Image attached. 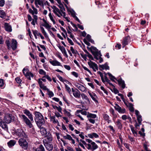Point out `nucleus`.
Returning a JSON list of instances; mask_svg holds the SVG:
<instances>
[{"instance_id": "nucleus-1", "label": "nucleus", "mask_w": 151, "mask_h": 151, "mask_svg": "<svg viewBox=\"0 0 151 151\" xmlns=\"http://www.w3.org/2000/svg\"><path fill=\"white\" fill-rule=\"evenodd\" d=\"M23 113L27 116L29 119L24 114L19 115L20 117L25 124L30 128L33 127V125L31 121H33V118L32 114L27 109L23 110Z\"/></svg>"}, {"instance_id": "nucleus-2", "label": "nucleus", "mask_w": 151, "mask_h": 151, "mask_svg": "<svg viewBox=\"0 0 151 151\" xmlns=\"http://www.w3.org/2000/svg\"><path fill=\"white\" fill-rule=\"evenodd\" d=\"M34 114L35 123L38 127L41 128L42 126L45 123L44 116L41 113L36 111H34Z\"/></svg>"}, {"instance_id": "nucleus-3", "label": "nucleus", "mask_w": 151, "mask_h": 151, "mask_svg": "<svg viewBox=\"0 0 151 151\" xmlns=\"http://www.w3.org/2000/svg\"><path fill=\"white\" fill-rule=\"evenodd\" d=\"M18 143L19 145L22 148L25 150L27 148L28 143L25 139L23 138H21L19 139Z\"/></svg>"}, {"instance_id": "nucleus-4", "label": "nucleus", "mask_w": 151, "mask_h": 151, "mask_svg": "<svg viewBox=\"0 0 151 151\" xmlns=\"http://www.w3.org/2000/svg\"><path fill=\"white\" fill-rule=\"evenodd\" d=\"M43 144L47 150L49 151H52L53 149V147L52 144L49 143L48 141L46 139H44L43 140Z\"/></svg>"}, {"instance_id": "nucleus-5", "label": "nucleus", "mask_w": 151, "mask_h": 151, "mask_svg": "<svg viewBox=\"0 0 151 151\" xmlns=\"http://www.w3.org/2000/svg\"><path fill=\"white\" fill-rule=\"evenodd\" d=\"M91 52L94 55V58L96 59H98L97 57V55H101L100 51H99L96 47L93 46L91 47Z\"/></svg>"}, {"instance_id": "nucleus-6", "label": "nucleus", "mask_w": 151, "mask_h": 151, "mask_svg": "<svg viewBox=\"0 0 151 151\" xmlns=\"http://www.w3.org/2000/svg\"><path fill=\"white\" fill-rule=\"evenodd\" d=\"M23 73L25 76L29 80H31L30 77H33L34 75L31 72H28V70L27 68H24L23 70Z\"/></svg>"}, {"instance_id": "nucleus-7", "label": "nucleus", "mask_w": 151, "mask_h": 151, "mask_svg": "<svg viewBox=\"0 0 151 151\" xmlns=\"http://www.w3.org/2000/svg\"><path fill=\"white\" fill-rule=\"evenodd\" d=\"M53 9V12L58 17H60L61 16H63L62 12L55 6H53L52 7Z\"/></svg>"}, {"instance_id": "nucleus-8", "label": "nucleus", "mask_w": 151, "mask_h": 151, "mask_svg": "<svg viewBox=\"0 0 151 151\" xmlns=\"http://www.w3.org/2000/svg\"><path fill=\"white\" fill-rule=\"evenodd\" d=\"M16 134L19 137H23L25 138H26L27 137V136L26 134L21 129H17L16 132Z\"/></svg>"}, {"instance_id": "nucleus-9", "label": "nucleus", "mask_w": 151, "mask_h": 151, "mask_svg": "<svg viewBox=\"0 0 151 151\" xmlns=\"http://www.w3.org/2000/svg\"><path fill=\"white\" fill-rule=\"evenodd\" d=\"M130 39V37L129 36H126L123 39L122 42L123 48H124L126 45L128 44Z\"/></svg>"}, {"instance_id": "nucleus-10", "label": "nucleus", "mask_w": 151, "mask_h": 151, "mask_svg": "<svg viewBox=\"0 0 151 151\" xmlns=\"http://www.w3.org/2000/svg\"><path fill=\"white\" fill-rule=\"evenodd\" d=\"M88 64L90 67L93 69L94 71L96 72V70H98V65L96 63L91 61H90V62H88Z\"/></svg>"}, {"instance_id": "nucleus-11", "label": "nucleus", "mask_w": 151, "mask_h": 151, "mask_svg": "<svg viewBox=\"0 0 151 151\" xmlns=\"http://www.w3.org/2000/svg\"><path fill=\"white\" fill-rule=\"evenodd\" d=\"M87 145L88 146L87 147V149L88 150H91L92 151L98 148L97 145L94 142H92L91 144H88Z\"/></svg>"}, {"instance_id": "nucleus-12", "label": "nucleus", "mask_w": 151, "mask_h": 151, "mask_svg": "<svg viewBox=\"0 0 151 151\" xmlns=\"http://www.w3.org/2000/svg\"><path fill=\"white\" fill-rule=\"evenodd\" d=\"M114 108L119 113L124 114L126 112V110L125 109H122L117 104H115Z\"/></svg>"}, {"instance_id": "nucleus-13", "label": "nucleus", "mask_w": 151, "mask_h": 151, "mask_svg": "<svg viewBox=\"0 0 151 151\" xmlns=\"http://www.w3.org/2000/svg\"><path fill=\"white\" fill-rule=\"evenodd\" d=\"M75 86L81 91L83 92H86V88L83 85L78 83H76L75 84Z\"/></svg>"}, {"instance_id": "nucleus-14", "label": "nucleus", "mask_w": 151, "mask_h": 151, "mask_svg": "<svg viewBox=\"0 0 151 151\" xmlns=\"http://www.w3.org/2000/svg\"><path fill=\"white\" fill-rule=\"evenodd\" d=\"M13 120L12 115L6 114L4 117V121L6 123H10Z\"/></svg>"}, {"instance_id": "nucleus-15", "label": "nucleus", "mask_w": 151, "mask_h": 151, "mask_svg": "<svg viewBox=\"0 0 151 151\" xmlns=\"http://www.w3.org/2000/svg\"><path fill=\"white\" fill-rule=\"evenodd\" d=\"M44 0H35V4L37 8H39V6L38 5H39L41 6H44Z\"/></svg>"}, {"instance_id": "nucleus-16", "label": "nucleus", "mask_w": 151, "mask_h": 151, "mask_svg": "<svg viewBox=\"0 0 151 151\" xmlns=\"http://www.w3.org/2000/svg\"><path fill=\"white\" fill-rule=\"evenodd\" d=\"M11 46L12 50H14L16 49L17 48V42L16 40L14 39H13L11 41Z\"/></svg>"}, {"instance_id": "nucleus-17", "label": "nucleus", "mask_w": 151, "mask_h": 151, "mask_svg": "<svg viewBox=\"0 0 151 151\" xmlns=\"http://www.w3.org/2000/svg\"><path fill=\"white\" fill-rule=\"evenodd\" d=\"M88 93L93 100L95 102H98L96 99V98H97V96L93 92L91 93L89 91H88Z\"/></svg>"}, {"instance_id": "nucleus-18", "label": "nucleus", "mask_w": 151, "mask_h": 151, "mask_svg": "<svg viewBox=\"0 0 151 151\" xmlns=\"http://www.w3.org/2000/svg\"><path fill=\"white\" fill-rule=\"evenodd\" d=\"M57 46L60 50L62 53L65 56L67 57L68 55L65 47L63 46H61L59 44H58Z\"/></svg>"}, {"instance_id": "nucleus-19", "label": "nucleus", "mask_w": 151, "mask_h": 151, "mask_svg": "<svg viewBox=\"0 0 151 151\" xmlns=\"http://www.w3.org/2000/svg\"><path fill=\"white\" fill-rule=\"evenodd\" d=\"M50 119L51 122L54 124H57L58 125L59 123L58 120L56 119V117L55 116H50Z\"/></svg>"}, {"instance_id": "nucleus-20", "label": "nucleus", "mask_w": 151, "mask_h": 151, "mask_svg": "<svg viewBox=\"0 0 151 151\" xmlns=\"http://www.w3.org/2000/svg\"><path fill=\"white\" fill-rule=\"evenodd\" d=\"M49 62L53 66H62V65H61L60 63L56 60L50 61Z\"/></svg>"}, {"instance_id": "nucleus-21", "label": "nucleus", "mask_w": 151, "mask_h": 151, "mask_svg": "<svg viewBox=\"0 0 151 151\" xmlns=\"http://www.w3.org/2000/svg\"><path fill=\"white\" fill-rule=\"evenodd\" d=\"M5 28L6 30L8 32H11L12 31V27L11 25L8 23H5L4 24Z\"/></svg>"}, {"instance_id": "nucleus-22", "label": "nucleus", "mask_w": 151, "mask_h": 151, "mask_svg": "<svg viewBox=\"0 0 151 151\" xmlns=\"http://www.w3.org/2000/svg\"><path fill=\"white\" fill-rule=\"evenodd\" d=\"M45 137L47 139L48 142L50 143L52 140V137L51 134L50 132H47L45 135Z\"/></svg>"}, {"instance_id": "nucleus-23", "label": "nucleus", "mask_w": 151, "mask_h": 151, "mask_svg": "<svg viewBox=\"0 0 151 151\" xmlns=\"http://www.w3.org/2000/svg\"><path fill=\"white\" fill-rule=\"evenodd\" d=\"M119 85L122 87V88H125V85L124 81L122 80L121 78H120L117 80Z\"/></svg>"}, {"instance_id": "nucleus-24", "label": "nucleus", "mask_w": 151, "mask_h": 151, "mask_svg": "<svg viewBox=\"0 0 151 151\" xmlns=\"http://www.w3.org/2000/svg\"><path fill=\"white\" fill-rule=\"evenodd\" d=\"M16 142L14 140H11L7 142V145L10 148L12 147L16 144Z\"/></svg>"}, {"instance_id": "nucleus-25", "label": "nucleus", "mask_w": 151, "mask_h": 151, "mask_svg": "<svg viewBox=\"0 0 151 151\" xmlns=\"http://www.w3.org/2000/svg\"><path fill=\"white\" fill-rule=\"evenodd\" d=\"M100 67V70H103L104 69L106 70H108L109 69V67L108 66L107 64L106 63H105L104 65H99Z\"/></svg>"}, {"instance_id": "nucleus-26", "label": "nucleus", "mask_w": 151, "mask_h": 151, "mask_svg": "<svg viewBox=\"0 0 151 151\" xmlns=\"http://www.w3.org/2000/svg\"><path fill=\"white\" fill-rule=\"evenodd\" d=\"M74 96L76 98H80L81 96V93L80 91L77 89V91L73 93Z\"/></svg>"}, {"instance_id": "nucleus-27", "label": "nucleus", "mask_w": 151, "mask_h": 151, "mask_svg": "<svg viewBox=\"0 0 151 151\" xmlns=\"http://www.w3.org/2000/svg\"><path fill=\"white\" fill-rule=\"evenodd\" d=\"M116 124L118 129H121L122 128V125L121 123V121L120 120H118L116 122Z\"/></svg>"}, {"instance_id": "nucleus-28", "label": "nucleus", "mask_w": 151, "mask_h": 151, "mask_svg": "<svg viewBox=\"0 0 151 151\" xmlns=\"http://www.w3.org/2000/svg\"><path fill=\"white\" fill-rule=\"evenodd\" d=\"M88 136L89 137L91 138H93V137L97 138L99 137V136L98 134L94 132L88 134Z\"/></svg>"}, {"instance_id": "nucleus-29", "label": "nucleus", "mask_w": 151, "mask_h": 151, "mask_svg": "<svg viewBox=\"0 0 151 151\" xmlns=\"http://www.w3.org/2000/svg\"><path fill=\"white\" fill-rule=\"evenodd\" d=\"M40 29L42 33L43 34V35H44L45 37L46 38H48V36L47 34V33L45 31L44 28L42 27H40Z\"/></svg>"}, {"instance_id": "nucleus-30", "label": "nucleus", "mask_w": 151, "mask_h": 151, "mask_svg": "<svg viewBox=\"0 0 151 151\" xmlns=\"http://www.w3.org/2000/svg\"><path fill=\"white\" fill-rule=\"evenodd\" d=\"M35 151H45V149L42 145H40L36 149Z\"/></svg>"}, {"instance_id": "nucleus-31", "label": "nucleus", "mask_w": 151, "mask_h": 151, "mask_svg": "<svg viewBox=\"0 0 151 151\" xmlns=\"http://www.w3.org/2000/svg\"><path fill=\"white\" fill-rule=\"evenodd\" d=\"M82 98L83 99H85L89 103H90V101L87 96L84 93H82L81 94Z\"/></svg>"}, {"instance_id": "nucleus-32", "label": "nucleus", "mask_w": 151, "mask_h": 151, "mask_svg": "<svg viewBox=\"0 0 151 151\" xmlns=\"http://www.w3.org/2000/svg\"><path fill=\"white\" fill-rule=\"evenodd\" d=\"M131 130L133 134H134V136H136L137 134V132L134 130V127L132 125L130 126Z\"/></svg>"}, {"instance_id": "nucleus-33", "label": "nucleus", "mask_w": 151, "mask_h": 151, "mask_svg": "<svg viewBox=\"0 0 151 151\" xmlns=\"http://www.w3.org/2000/svg\"><path fill=\"white\" fill-rule=\"evenodd\" d=\"M43 21L45 23L43 25V26L47 29H50L51 27V25H50L44 19H43Z\"/></svg>"}, {"instance_id": "nucleus-34", "label": "nucleus", "mask_w": 151, "mask_h": 151, "mask_svg": "<svg viewBox=\"0 0 151 151\" xmlns=\"http://www.w3.org/2000/svg\"><path fill=\"white\" fill-rule=\"evenodd\" d=\"M70 12L71 13L72 16L75 18L76 20L78 19V18L76 15V12L73 10H70Z\"/></svg>"}, {"instance_id": "nucleus-35", "label": "nucleus", "mask_w": 151, "mask_h": 151, "mask_svg": "<svg viewBox=\"0 0 151 151\" xmlns=\"http://www.w3.org/2000/svg\"><path fill=\"white\" fill-rule=\"evenodd\" d=\"M110 78V79L113 81H114V79H115L117 81V79L116 78L113 76L111 73H107Z\"/></svg>"}, {"instance_id": "nucleus-36", "label": "nucleus", "mask_w": 151, "mask_h": 151, "mask_svg": "<svg viewBox=\"0 0 151 151\" xmlns=\"http://www.w3.org/2000/svg\"><path fill=\"white\" fill-rule=\"evenodd\" d=\"M87 117L88 118H92L93 119H94L96 117V115L95 114L89 113L88 114Z\"/></svg>"}, {"instance_id": "nucleus-37", "label": "nucleus", "mask_w": 151, "mask_h": 151, "mask_svg": "<svg viewBox=\"0 0 151 151\" xmlns=\"http://www.w3.org/2000/svg\"><path fill=\"white\" fill-rule=\"evenodd\" d=\"M128 104L129 107V110L132 112L133 111H134L133 105L132 104L130 103H129Z\"/></svg>"}, {"instance_id": "nucleus-38", "label": "nucleus", "mask_w": 151, "mask_h": 151, "mask_svg": "<svg viewBox=\"0 0 151 151\" xmlns=\"http://www.w3.org/2000/svg\"><path fill=\"white\" fill-rule=\"evenodd\" d=\"M5 17V14L4 11L0 9V17L2 18H4Z\"/></svg>"}, {"instance_id": "nucleus-39", "label": "nucleus", "mask_w": 151, "mask_h": 151, "mask_svg": "<svg viewBox=\"0 0 151 151\" xmlns=\"http://www.w3.org/2000/svg\"><path fill=\"white\" fill-rule=\"evenodd\" d=\"M63 112L65 115L68 116L69 117H70L71 116L70 113L67 111L66 109H64L63 110Z\"/></svg>"}, {"instance_id": "nucleus-40", "label": "nucleus", "mask_w": 151, "mask_h": 151, "mask_svg": "<svg viewBox=\"0 0 151 151\" xmlns=\"http://www.w3.org/2000/svg\"><path fill=\"white\" fill-rule=\"evenodd\" d=\"M63 138L64 139H68L69 140H72V138L70 136V135L67 134L65 136H63Z\"/></svg>"}, {"instance_id": "nucleus-41", "label": "nucleus", "mask_w": 151, "mask_h": 151, "mask_svg": "<svg viewBox=\"0 0 151 151\" xmlns=\"http://www.w3.org/2000/svg\"><path fill=\"white\" fill-rule=\"evenodd\" d=\"M70 50L72 52V53L75 55H77L78 53V51L75 50L73 47H70Z\"/></svg>"}, {"instance_id": "nucleus-42", "label": "nucleus", "mask_w": 151, "mask_h": 151, "mask_svg": "<svg viewBox=\"0 0 151 151\" xmlns=\"http://www.w3.org/2000/svg\"><path fill=\"white\" fill-rule=\"evenodd\" d=\"M49 16L50 18V19L51 20V21L53 22L54 24H55V21L54 19H53V17L51 13L50 12L49 14Z\"/></svg>"}, {"instance_id": "nucleus-43", "label": "nucleus", "mask_w": 151, "mask_h": 151, "mask_svg": "<svg viewBox=\"0 0 151 151\" xmlns=\"http://www.w3.org/2000/svg\"><path fill=\"white\" fill-rule=\"evenodd\" d=\"M48 94L50 97L51 98L53 97L54 95V93L52 91H50L49 89H47Z\"/></svg>"}, {"instance_id": "nucleus-44", "label": "nucleus", "mask_w": 151, "mask_h": 151, "mask_svg": "<svg viewBox=\"0 0 151 151\" xmlns=\"http://www.w3.org/2000/svg\"><path fill=\"white\" fill-rule=\"evenodd\" d=\"M42 128V130L41 131V134L42 135H45L47 133V131L46 129L45 128H43L42 127L41 128Z\"/></svg>"}, {"instance_id": "nucleus-45", "label": "nucleus", "mask_w": 151, "mask_h": 151, "mask_svg": "<svg viewBox=\"0 0 151 151\" xmlns=\"http://www.w3.org/2000/svg\"><path fill=\"white\" fill-rule=\"evenodd\" d=\"M137 119L138 120V122L139 124H141V122L142 121V116L140 115L139 116H137Z\"/></svg>"}, {"instance_id": "nucleus-46", "label": "nucleus", "mask_w": 151, "mask_h": 151, "mask_svg": "<svg viewBox=\"0 0 151 151\" xmlns=\"http://www.w3.org/2000/svg\"><path fill=\"white\" fill-rule=\"evenodd\" d=\"M65 87L66 91L69 93H70L71 92V89L66 84H65Z\"/></svg>"}, {"instance_id": "nucleus-47", "label": "nucleus", "mask_w": 151, "mask_h": 151, "mask_svg": "<svg viewBox=\"0 0 151 151\" xmlns=\"http://www.w3.org/2000/svg\"><path fill=\"white\" fill-rule=\"evenodd\" d=\"M77 111L78 113H81L83 115H87V112L85 111H83L81 110H77Z\"/></svg>"}, {"instance_id": "nucleus-48", "label": "nucleus", "mask_w": 151, "mask_h": 151, "mask_svg": "<svg viewBox=\"0 0 151 151\" xmlns=\"http://www.w3.org/2000/svg\"><path fill=\"white\" fill-rule=\"evenodd\" d=\"M39 73L41 75H46V73L43 70L40 69L39 71Z\"/></svg>"}, {"instance_id": "nucleus-49", "label": "nucleus", "mask_w": 151, "mask_h": 151, "mask_svg": "<svg viewBox=\"0 0 151 151\" xmlns=\"http://www.w3.org/2000/svg\"><path fill=\"white\" fill-rule=\"evenodd\" d=\"M99 73V74L100 75V76L101 77V80L102 81V82L103 83H104L105 82V80L104 79V77H103V74L100 72H98Z\"/></svg>"}, {"instance_id": "nucleus-50", "label": "nucleus", "mask_w": 151, "mask_h": 151, "mask_svg": "<svg viewBox=\"0 0 151 151\" xmlns=\"http://www.w3.org/2000/svg\"><path fill=\"white\" fill-rule=\"evenodd\" d=\"M103 118L106 120H108L109 116L106 114H104L103 115Z\"/></svg>"}, {"instance_id": "nucleus-51", "label": "nucleus", "mask_w": 151, "mask_h": 151, "mask_svg": "<svg viewBox=\"0 0 151 151\" xmlns=\"http://www.w3.org/2000/svg\"><path fill=\"white\" fill-rule=\"evenodd\" d=\"M101 55H97V57L98 58V59H96L97 60H99V62L100 63H101L103 61V59L101 57Z\"/></svg>"}, {"instance_id": "nucleus-52", "label": "nucleus", "mask_w": 151, "mask_h": 151, "mask_svg": "<svg viewBox=\"0 0 151 151\" xmlns=\"http://www.w3.org/2000/svg\"><path fill=\"white\" fill-rule=\"evenodd\" d=\"M62 12L63 14V16L67 20L68 22H70V21L68 19V17H66L65 16V13L64 12H63V10H62Z\"/></svg>"}, {"instance_id": "nucleus-53", "label": "nucleus", "mask_w": 151, "mask_h": 151, "mask_svg": "<svg viewBox=\"0 0 151 151\" xmlns=\"http://www.w3.org/2000/svg\"><path fill=\"white\" fill-rule=\"evenodd\" d=\"M83 42L84 43L86 44V45H88V46H90V43H89L85 39H84L83 40Z\"/></svg>"}, {"instance_id": "nucleus-54", "label": "nucleus", "mask_w": 151, "mask_h": 151, "mask_svg": "<svg viewBox=\"0 0 151 151\" xmlns=\"http://www.w3.org/2000/svg\"><path fill=\"white\" fill-rule=\"evenodd\" d=\"M5 4L4 0H1L0 1V6H3Z\"/></svg>"}, {"instance_id": "nucleus-55", "label": "nucleus", "mask_w": 151, "mask_h": 151, "mask_svg": "<svg viewBox=\"0 0 151 151\" xmlns=\"http://www.w3.org/2000/svg\"><path fill=\"white\" fill-rule=\"evenodd\" d=\"M101 89L103 91L104 93H106V94H108V92L106 90V89L104 88V87L102 86H101L100 87Z\"/></svg>"}, {"instance_id": "nucleus-56", "label": "nucleus", "mask_w": 151, "mask_h": 151, "mask_svg": "<svg viewBox=\"0 0 151 151\" xmlns=\"http://www.w3.org/2000/svg\"><path fill=\"white\" fill-rule=\"evenodd\" d=\"M15 80L18 83H20L22 81L20 78L18 77H17L15 78Z\"/></svg>"}, {"instance_id": "nucleus-57", "label": "nucleus", "mask_w": 151, "mask_h": 151, "mask_svg": "<svg viewBox=\"0 0 151 151\" xmlns=\"http://www.w3.org/2000/svg\"><path fill=\"white\" fill-rule=\"evenodd\" d=\"M72 74L75 76L77 78L78 77V74L77 73L75 72H73L71 73Z\"/></svg>"}, {"instance_id": "nucleus-58", "label": "nucleus", "mask_w": 151, "mask_h": 151, "mask_svg": "<svg viewBox=\"0 0 151 151\" xmlns=\"http://www.w3.org/2000/svg\"><path fill=\"white\" fill-rule=\"evenodd\" d=\"M4 84V80L3 79H0V87H2Z\"/></svg>"}, {"instance_id": "nucleus-59", "label": "nucleus", "mask_w": 151, "mask_h": 151, "mask_svg": "<svg viewBox=\"0 0 151 151\" xmlns=\"http://www.w3.org/2000/svg\"><path fill=\"white\" fill-rule=\"evenodd\" d=\"M38 83L40 87L42 86L43 85V84H42V82L41 80V79H38Z\"/></svg>"}, {"instance_id": "nucleus-60", "label": "nucleus", "mask_w": 151, "mask_h": 151, "mask_svg": "<svg viewBox=\"0 0 151 151\" xmlns=\"http://www.w3.org/2000/svg\"><path fill=\"white\" fill-rule=\"evenodd\" d=\"M88 120L90 123L93 124L95 123V121L93 119L91 118H89Z\"/></svg>"}, {"instance_id": "nucleus-61", "label": "nucleus", "mask_w": 151, "mask_h": 151, "mask_svg": "<svg viewBox=\"0 0 151 151\" xmlns=\"http://www.w3.org/2000/svg\"><path fill=\"white\" fill-rule=\"evenodd\" d=\"M67 40L68 42L70 44L72 45H73L74 43L72 41V40H70V39H69V38H67Z\"/></svg>"}, {"instance_id": "nucleus-62", "label": "nucleus", "mask_w": 151, "mask_h": 151, "mask_svg": "<svg viewBox=\"0 0 151 151\" xmlns=\"http://www.w3.org/2000/svg\"><path fill=\"white\" fill-rule=\"evenodd\" d=\"M64 67L66 69L69 70H70L71 68L68 65H64Z\"/></svg>"}, {"instance_id": "nucleus-63", "label": "nucleus", "mask_w": 151, "mask_h": 151, "mask_svg": "<svg viewBox=\"0 0 151 151\" xmlns=\"http://www.w3.org/2000/svg\"><path fill=\"white\" fill-rule=\"evenodd\" d=\"M79 136L83 139H84V134L83 132H81L79 135Z\"/></svg>"}, {"instance_id": "nucleus-64", "label": "nucleus", "mask_w": 151, "mask_h": 151, "mask_svg": "<svg viewBox=\"0 0 151 151\" xmlns=\"http://www.w3.org/2000/svg\"><path fill=\"white\" fill-rule=\"evenodd\" d=\"M128 116L126 115H124L122 116V119L125 120L127 119Z\"/></svg>"}]
</instances>
